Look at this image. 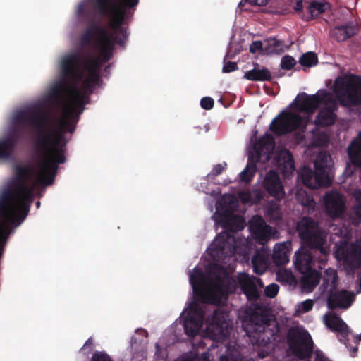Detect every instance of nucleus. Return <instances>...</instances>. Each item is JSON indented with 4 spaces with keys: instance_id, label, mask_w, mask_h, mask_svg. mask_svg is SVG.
<instances>
[{
    "instance_id": "nucleus-37",
    "label": "nucleus",
    "mask_w": 361,
    "mask_h": 361,
    "mask_svg": "<svg viewBox=\"0 0 361 361\" xmlns=\"http://www.w3.org/2000/svg\"><path fill=\"white\" fill-rule=\"evenodd\" d=\"M186 317H192L195 319L203 322L204 319V312L197 302H192L190 305V310Z\"/></svg>"
},
{
    "instance_id": "nucleus-29",
    "label": "nucleus",
    "mask_w": 361,
    "mask_h": 361,
    "mask_svg": "<svg viewBox=\"0 0 361 361\" xmlns=\"http://www.w3.org/2000/svg\"><path fill=\"white\" fill-rule=\"evenodd\" d=\"M244 78L250 81H270L271 72L265 67L262 68L258 63L254 64V68L245 73Z\"/></svg>"
},
{
    "instance_id": "nucleus-12",
    "label": "nucleus",
    "mask_w": 361,
    "mask_h": 361,
    "mask_svg": "<svg viewBox=\"0 0 361 361\" xmlns=\"http://www.w3.org/2000/svg\"><path fill=\"white\" fill-rule=\"evenodd\" d=\"M332 94L325 89L319 90L316 94L309 95L305 92L298 94L293 104L294 109L300 112L314 113L322 103H331Z\"/></svg>"
},
{
    "instance_id": "nucleus-14",
    "label": "nucleus",
    "mask_w": 361,
    "mask_h": 361,
    "mask_svg": "<svg viewBox=\"0 0 361 361\" xmlns=\"http://www.w3.org/2000/svg\"><path fill=\"white\" fill-rule=\"evenodd\" d=\"M338 260H343L344 266L355 271L361 266V246L351 244L347 247H340L336 252Z\"/></svg>"
},
{
    "instance_id": "nucleus-24",
    "label": "nucleus",
    "mask_w": 361,
    "mask_h": 361,
    "mask_svg": "<svg viewBox=\"0 0 361 361\" xmlns=\"http://www.w3.org/2000/svg\"><path fill=\"white\" fill-rule=\"evenodd\" d=\"M250 228L255 237L262 240H267L269 238L272 229L261 216H254L250 224Z\"/></svg>"
},
{
    "instance_id": "nucleus-4",
    "label": "nucleus",
    "mask_w": 361,
    "mask_h": 361,
    "mask_svg": "<svg viewBox=\"0 0 361 361\" xmlns=\"http://www.w3.org/2000/svg\"><path fill=\"white\" fill-rule=\"evenodd\" d=\"M80 59L81 57L78 53L67 54L61 59V70L62 76L72 82L71 85L63 82H59L68 87L63 92V101H66L65 95L68 94L70 97L68 102H71L73 94L70 90V87L72 85L76 84L77 87L82 93L85 100L92 93L95 85H99L101 82L102 61L104 62L101 55L99 54V56L87 55L83 57L82 67L89 74L85 79L84 73L80 68ZM84 103L85 104V101Z\"/></svg>"
},
{
    "instance_id": "nucleus-11",
    "label": "nucleus",
    "mask_w": 361,
    "mask_h": 361,
    "mask_svg": "<svg viewBox=\"0 0 361 361\" xmlns=\"http://www.w3.org/2000/svg\"><path fill=\"white\" fill-rule=\"evenodd\" d=\"M306 126V118L291 111H283L272 120L269 129L274 133L281 135L296 130L304 131Z\"/></svg>"
},
{
    "instance_id": "nucleus-44",
    "label": "nucleus",
    "mask_w": 361,
    "mask_h": 361,
    "mask_svg": "<svg viewBox=\"0 0 361 361\" xmlns=\"http://www.w3.org/2000/svg\"><path fill=\"white\" fill-rule=\"evenodd\" d=\"M279 286L276 283H271L264 289V295L270 298H274L278 294Z\"/></svg>"
},
{
    "instance_id": "nucleus-13",
    "label": "nucleus",
    "mask_w": 361,
    "mask_h": 361,
    "mask_svg": "<svg viewBox=\"0 0 361 361\" xmlns=\"http://www.w3.org/2000/svg\"><path fill=\"white\" fill-rule=\"evenodd\" d=\"M228 314L220 309L214 311L207 330L211 333L214 338L224 340L231 334V326L228 322Z\"/></svg>"
},
{
    "instance_id": "nucleus-26",
    "label": "nucleus",
    "mask_w": 361,
    "mask_h": 361,
    "mask_svg": "<svg viewBox=\"0 0 361 361\" xmlns=\"http://www.w3.org/2000/svg\"><path fill=\"white\" fill-rule=\"evenodd\" d=\"M357 32V27L353 23H348L335 27L331 30V35L337 42H341L353 37Z\"/></svg>"
},
{
    "instance_id": "nucleus-18",
    "label": "nucleus",
    "mask_w": 361,
    "mask_h": 361,
    "mask_svg": "<svg viewBox=\"0 0 361 361\" xmlns=\"http://www.w3.org/2000/svg\"><path fill=\"white\" fill-rule=\"evenodd\" d=\"M264 190L269 195L277 200H282L285 196L283 185L278 172L274 170H269L262 182Z\"/></svg>"
},
{
    "instance_id": "nucleus-25",
    "label": "nucleus",
    "mask_w": 361,
    "mask_h": 361,
    "mask_svg": "<svg viewBox=\"0 0 361 361\" xmlns=\"http://www.w3.org/2000/svg\"><path fill=\"white\" fill-rule=\"evenodd\" d=\"M295 257L294 264L298 271L305 274L314 270L312 269L313 259L310 251L298 250Z\"/></svg>"
},
{
    "instance_id": "nucleus-59",
    "label": "nucleus",
    "mask_w": 361,
    "mask_h": 361,
    "mask_svg": "<svg viewBox=\"0 0 361 361\" xmlns=\"http://www.w3.org/2000/svg\"><path fill=\"white\" fill-rule=\"evenodd\" d=\"M222 283H223V281H222L221 279L218 277L216 279V286H221V285H222Z\"/></svg>"
},
{
    "instance_id": "nucleus-10",
    "label": "nucleus",
    "mask_w": 361,
    "mask_h": 361,
    "mask_svg": "<svg viewBox=\"0 0 361 361\" xmlns=\"http://www.w3.org/2000/svg\"><path fill=\"white\" fill-rule=\"evenodd\" d=\"M287 343L291 353L300 360L310 358L313 354V341L307 331L291 329Z\"/></svg>"
},
{
    "instance_id": "nucleus-42",
    "label": "nucleus",
    "mask_w": 361,
    "mask_h": 361,
    "mask_svg": "<svg viewBox=\"0 0 361 361\" xmlns=\"http://www.w3.org/2000/svg\"><path fill=\"white\" fill-rule=\"evenodd\" d=\"M296 64V61L295 59L289 55H286L282 57L281 61V67L284 70H290L292 69Z\"/></svg>"
},
{
    "instance_id": "nucleus-1",
    "label": "nucleus",
    "mask_w": 361,
    "mask_h": 361,
    "mask_svg": "<svg viewBox=\"0 0 361 361\" xmlns=\"http://www.w3.org/2000/svg\"><path fill=\"white\" fill-rule=\"evenodd\" d=\"M49 113L39 106L20 109L13 115V121L23 126H30L37 130V136L33 140L35 150L44 159L41 169L37 173V183L42 186L53 184L59 164L66 161V136L56 129L44 130Z\"/></svg>"
},
{
    "instance_id": "nucleus-63",
    "label": "nucleus",
    "mask_w": 361,
    "mask_h": 361,
    "mask_svg": "<svg viewBox=\"0 0 361 361\" xmlns=\"http://www.w3.org/2000/svg\"><path fill=\"white\" fill-rule=\"evenodd\" d=\"M183 315H184V313H182V315H181V317H180V319L183 321V320H184V319L185 318V317H183Z\"/></svg>"
},
{
    "instance_id": "nucleus-43",
    "label": "nucleus",
    "mask_w": 361,
    "mask_h": 361,
    "mask_svg": "<svg viewBox=\"0 0 361 361\" xmlns=\"http://www.w3.org/2000/svg\"><path fill=\"white\" fill-rule=\"evenodd\" d=\"M355 343H356L355 346H351L349 343V339L348 337L346 339H343L344 344L345 345L346 348L349 350V351L351 353V355L353 357H355L357 350H358V344L359 342L361 341V333L358 335L354 336Z\"/></svg>"
},
{
    "instance_id": "nucleus-16",
    "label": "nucleus",
    "mask_w": 361,
    "mask_h": 361,
    "mask_svg": "<svg viewBox=\"0 0 361 361\" xmlns=\"http://www.w3.org/2000/svg\"><path fill=\"white\" fill-rule=\"evenodd\" d=\"M324 204L326 214L331 219L341 217L345 210V200L338 192H327L324 197Z\"/></svg>"
},
{
    "instance_id": "nucleus-40",
    "label": "nucleus",
    "mask_w": 361,
    "mask_h": 361,
    "mask_svg": "<svg viewBox=\"0 0 361 361\" xmlns=\"http://www.w3.org/2000/svg\"><path fill=\"white\" fill-rule=\"evenodd\" d=\"M297 197L300 202L301 204L309 209H314L316 205V202L313 197L308 195L306 192H298Z\"/></svg>"
},
{
    "instance_id": "nucleus-45",
    "label": "nucleus",
    "mask_w": 361,
    "mask_h": 361,
    "mask_svg": "<svg viewBox=\"0 0 361 361\" xmlns=\"http://www.w3.org/2000/svg\"><path fill=\"white\" fill-rule=\"evenodd\" d=\"M91 361H113L109 355L104 352H95L91 359Z\"/></svg>"
},
{
    "instance_id": "nucleus-31",
    "label": "nucleus",
    "mask_w": 361,
    "mask_h": 361,
    "mask_svg": "<svg viewBox=\"0 0 361 361\" xmlns=\"http://www.w3.org/2000/svg\"><path fill=\"white\" fill-rule=\"evenodd\" d=\"M329 7L327 2H321L318 1H312L307 6V11L310 16L305 18L306 21H310L314 18H318L324 13Z\"/></svg>"
},
{
    "instance_id": "nucleus-48",
    "label": "nucleus",
    "mask_w": 361,
    "mask_h": 361,
    "mask_svg": "<svg viewBox=\"0 0 361 361\" xmlns=\"http://www.w3.org/2000/svg\"><path fill=\"white\" fill-rule=\"evenodd\" d=\"M226 164L224 163V164H219L214 166L212 171L209 174V176L212 177H216L219 175H220L226 169Z\"/></svg>"
},
{
    "instance_id": "nucleus-36",
    "label": "nucleus",
    "mask_w": 361,
    "mask_h": 361,
    "mask_svg": "<svg viewBox=\"0 0 361 361\" xmlns=\"http://www.w3.org/2000/svg\"><path fill=\"white\" fill-rule=\"evenodd\" d=\"M257 171V166L254 161L249 160L247 166L240 173V180L242 182L249 183L251 182Z\"/></svg>"
},
{
    "instance_id": "nucleus-8",
    "label": "nucleus",
    "mask_w": 361,
    "mask_h": 361,
    "mask_svg": "<svg viewBox=\"0 0 361 361\" xmlns=\"http://www.w3.org/2000/svg\"><path fill=\"white\" fill-rule=\"evenodd\" d=\"M334 92L343 106L361 105V78L353 74L338 77Z\"/></svg>"
},
{
    "instance_id": "nucleus-7",
    "label": "nucleus",
    "mask_w": 361,
    "mask_h": 361,
    "mask_svg": "<svg viewBox=\"0 0 361 361\" xmlns=\"http://www.w3.org/2000/svg\"><path fill=\"white\" fill-rule=\"evenodd\" d=\"M243 329L252 342L260 346H266L274 340L279 331L277 324H271L266 316L257 313L250 314Z\"/></svg>"
},
{
    "instance_id": "nucleus-6",
    "label": "nucleus",
    "mask_w": 361,
    "mask_h": 361,
    "mask_svg": "<svg viewBox=\"0 0 361 361\" xmlns=\"http://www.w3.org/2000/svg\"><path fill=\"white\" fill-rule=\"evenodd\" d=\"M297 230L305 245L318 250L324 255L329 254V249L325 245L327 233L317 221L312 217H302L297 225Z\"/></svg>"
},
{
    "instance_id": "nucleus-32",
    "label": "nucleus",
    "mask_w": 361,
    "mask_h": 361,
    "mask_svg": "<svg viewBox=\"0 0 361 361\" xmlns=\"http://www.w3.org/2000/svg\"><path fill=\"white\" fill-rule=\"evenodd\" d=\"M274 148V142L269 138H261L255 146V152L259 159L263 156L269 159V154Z\"/></svg>"
},
{
    "instance_id": "nucleus-60",
    "label": "nucleus",
    "mask_w": 361,
    "mask_h": 361,
    "mask_svg": "<svg viewBox=\"0 0 361 361\" xmlns=\"http://www.w3.org/2000/svg\"><path fill=\"white\" fill-rule=\"evenodd\" d=\"M202 357L204 360H206V358H207V353H204L202 355Z\"/></svg>"
},
{
    "instance_id": "nucleus-49",
    "label": "nucleus",
    "mask_w": 361,
    "mask_h": 361,
    "mask_svg": "<svg viewBox=\"0 0 361 361\" xmlns=\"http://www.w3.org/2000/svg\"><path fill=\"white\" fill-rule=\"evenodd\" d=\"M314 305V302L311 299H307L305 301H303L301 304L302 310L304 312H307L310 311Z\"/></svg>"
},
{
    "instance_id": "nucleus-39",
    "label": "nucleus",
    "mask_w": 361,
    "mask_h": 361,
    "mask_svg": "<svg viewBox=\"0 0 361 361\" xmlns=\"http://www.w3.org/2000/svg\"><path fill=\"white\" fill-rule=\"evenodd\" d=\"M318 62V58L316 54L312 51L307 52L301 56L299 63L302 66L312 67Z\"/></svg>"
},
{
    "instance_id": "nucleus-57",
    "label": "nucleus",
    "mask_w": 361,
    "mask_h": 361,
    "mask_svg": "<svg viewBox=\"0 0 361 361\" xmlns=\"http://www.w3.org/2000/svg\"><path fill=\"white\" fill-rule=\"evenodd\" d=\"M219 361H237V359H234V357H230L227 355H221L220 357Z\"/></svg>"
},
{
    "instance_id": "nucleus-62",
    "label": "nucleus",
    "mask_w": 361,
    "mask_h": 361,
    "mask_svg": "<svg viewBox=\"0 0 361 361\" xmlns=\"http://www.w3.org/2000/svg\"><path fill=\"white\" fill-rule=\"evenodd\" d=\"M36 206H37V208H38V207H39V206H40V202H39V201H38V202L36 203Z\"/></svg>"
},
{
    "instance_id": "nucleus-20",
    "label": "nucleus",
    "mask_w": 361,
    "mask_h": 361,
    "mask_svg": "<svg viewBox=\"0 0 361 361\" xmlns=\"http://www.w3.org/2000/svg\"><path fill=\"white\" fill-rule=\"evenodd\" d=\"M354 299V294L345 290L331 292L327 298V307L330 310L347 309L351 306Z\"/></svg>"
},
{
    "instance_id": "nucleus-28",
    "label": "nucleus",
    "mask_w": 361,
    "mask_h": 361,
    "mask_svg": "<svg viewBox=\"0 0 361 361\" xmlns=\"http://www.w3.org/2000/svg\"><path fill=\"white\" fill-rule=\"evenodd\" d=\"M347 151L350 163L355 167L361 168V131L357 137L350 143Z\"/></svg>"
},
{
    "instance_id": "nucleus-46",
    "label": "nucleus",
    "mask_w": 361,
    "mask_h": 361,
    "mask_svg": "<svg viewBox=\"0 0 361 361\" xmlns=\"http://www.w3.org/2000/svg\"><path fill=\"white\" fill-rule=\"evenodd\" d=\"M214 101L209 97H203L200 101V106L205 110H210L214 107Z\"/></svg>"
},
{
    "instance_id": "nucleus-41",
    "label": "nucleus",
    "mask_w": 361,
    "mask_h": 361,
    "mask_svg": "<svg viewBox=\"0 0 361 361\" xmlns=\"http://www.w3.org/2000/svg\"><path fill=\"white\" fill-rule=\"evenodd\" d=\"M269 48L271 51L279 53L284 51V42L281 40H277L276 38H270L268 40Z\"/></svg>"
},
{
    "instance_id": "nucleus-35",
    "label": "nucleus",
    "mask_w": 361,
    "mask_h": 361,
    "mask_svg": "<svg viewBox=\"0 0 361 361\" xmlns=\"http://www.w3.org/2000/svg\"><path fill=\"white\" fill-rule=\"evenodd\" d=\"M330 159V156L326 152H320L314 161V169L322 173V176H325L329 178L327 172V164L328 160Z\"/></svg>"
},
{
    "instance_id": "nucleus-54",
    "label": "nucleus",
    "mask_w": 361,
    "mask_h": 361,
    "mask_svg": "<svg viewBox=\"0 0 361 361\" xmlns=\"http://www.w3.org/2000/svg\"><path fill=\"white\" fill-rule=\"evenodd\" d=\"M293 9L297 13H302L303 11V0H297Z\"/></svg>"
},
{
    "instance_id": "nucleus-33",
    "label": "nucleus",
    "mask_w": 361,
    "mask_h": 361,
    "mask_svg": "<svg viewBox=\"0 0 361 361\" xmlns=\"http://www.w3.org/2000/svg\"><path fill=\"white\" fill-rule=\"evenodd\" d=\"M301 283L303 288L312 291L319 283L320 274L314 270L303 274Z\"/></svg>"
},
{
    "instance_id": "nucleus-50",
    "label": "nucleus",
    "mask_w": 361,
    "mask_h": 361,
    "mask_svg": "<svg viewBox=\"0 0 361 361\" xmlns=\"http://www.w3.org/2000/svg\"><path fill=\"white\" fill-rule=\"evenodd\" d=\"M262 50V42L261 41H255L250 45V51L252 54L257 51Z\"/></svg>"
},
{
    "instance_id": "nucleus-47",
    "label": "nucleus",
    "mask_w": 361,
    "mask_h": 361,
    "mask_svg": "<svg viewBox=\"0 0 361 361\" xmlns=\"http://www.w3.org/2000/svg\"><path fill=\"white\" fill-rule=\"evenodd\" d=\"M226 58L224 59V64L222 68L223 73H231L234 71L238 68V65L235 62L231 61H225Z\"/></svg>"
},
{
    "instance_id": "nucleus-51",
    "label": "nucleus",
    "mask_w": 361,
    "mask_h": 361,
    "mask_svg": "<svg viewBox=\"0 0 361 361\" xmlns=\"http://www.w3.org/2000/svg\"><path fill=\"white\" fill-rule=\"evenodd\" d=\"M355 200L357 202V205L355 208V213L359 217H361V190H358Z\"/></svg>"
},
{
    "instance_id": "nucleus-52",
    "label": "nucleus",
    "mask_w": 361,
    "mask_h": 361,
    "mask_svg": "<svg viewBox=\"0 0 361 361\" xmlns=\"http://www.w3.org/2000/svg\"><path fill=\"white\" fill-rule=\"evenodd\" d=\"M314 354L315 357L314 361H331L320 350H316Z\"/></svg>"
},
{
    "instance_id": "nucleus-9",
    "label": "nucleus",
    "mask_w": 361,
    "mask_h": 361,
    "mask_svg": "<svg viewBox=\"0 0 361 361\" xmlns=\"http://www.w3.org/2000/svg\"><path fill=\"white\" fill-rule=\"evenodd\" d=\"M237 221H238L237 216L227 218L222 221V227L225 231L218 234L211 244L209 249L212 255H223L231 252L235 248L236 241L233 233L243 228V226L238 225Z\"/></svg>"
},
{
    "instance_id": "nucleus-64",
    "label": "nucleus",
    "mask_w": 361,
    "mask_h": 361,
    "mask_svg": "<svg viewBox=\"0 0 361 361\" xmlns=\"http://www.w3.org/2000/svg\"><path fill=\"white\" fill-rule=\"evenodd\" d=\"M247 198H249L250 196V194L249 192L245 193Z\"/></svg>"
},
{
    "instance_id": "nucleus-27",
    "label": "nucleus",
    "mask_w": 361,
    "mask_h": 361,
    "mask_svg": "<svg viewBox=\"0 0 361 361\" xmlns=\"http://www.w3.org/2000/svg\"><path fill=\"white\" fill-rule=\"evenodd\" d=\"M277 164L284 176L292 174L295 170L293 157L288 150L281 152L278 156Z\"/></svg>"
},
{
    "instance_id": "nucleus-55",
    "label": "nucleus",
    "mask_w": 361,
    "mask_h": 361,
    "mask_svg": "<svg viewBox=\"0 0 361 361\" xmlns=\"http://www.w3.org/2000/svg\"><path fill=\"white\" fill-rule=\"evenodd\" d=\"M292 276L291 273L288 272L287 271H284L278 274V277L283 281H288V279Z\"/></svg>"
},
{
    "instance_id": "nucleus-2",
    "label": "nucleus",
    "mask_w": 361,
    "mask_h": 361,
    "mask_svg": "<svg viewBox=\"0 0 361 361\" xmlns=\"http://www.w3.org/2000/svg\"><path fill=\"white\" fill-rule=\"evenodd\" d=\"M118 1L119 6L114 4L111 0H92L94 8L100 14L111 18L110 27L113 30L111 35L106 28L94 23L80 37V44L82 47L90 46L94 41L104 62H108L111 59L115 44L124 46L128 37L126 28L123 27L126 11L134 9L139 3V0H118Z\"/></svg>"
},
{
    "instance_id": "nucleus-61",
    "label": "nucleus",
    "mask_w": 361,
    "mask_h": 361,
    "mask_svg": "<svg viewBox=\"0 0 361 361\" xmlns=\"http://www.w3.org/2000/svg\"><path fill=\"white\" fill-rule=\"evenodd\" d=\"M244 4H244L243 1H240V2L238 4V7L241 8L244 6Z\"/></svg>"
},
{
    "instance_id": "nucleus-53",
    "label": "nucleus",
    "mask_w": 361,
    "mask_h": 361,
    "mask_svg": "<svg viewBox=\"0 0 361 361\" xmlns=\"http://www.w3.org/2000/svg\"><path fill=\"white\" fill-rule=\"evenodd\" d=\"M245 1L253 6H263L268 3L269 0H245Z\"/></svg>"
},
{
    "instance_id": "nucleus-56",
    "label": "nucleus",
    "mask_w": 361,
    "mask_h": 361,
    "mask_svg": "<svg viewBox=\"0 0 361 361\" xmlns=\"http://www.w3.org/2000/svg\"><path fill=\"white\" fill-rule=\"evenodd\" d=\"M92 345H93V340H92V338L90 337V338H89L86 341V342H85V344L83 345V346H82V348H81V350H86V349L89 348V349H90V350H92Z\"/></svg>"
},
{
    "instance_id": "nucleus-34",
    "label": "nucleus",
    "mask_w": 361,
    "mask_h": 361,
    "mask_svg": "<svg viewBox=\"0 0 361 361\" xmlns=\"http://www.w3.org/2000/svg\"><path fill=\"white\" fill-rule=\"evenodd\" d=\"M203 322L194 319L192 317H185L183 320V326L185 334L195 337L199 332Z\"/></svg>"
},
{
    "instance_id": "nucleus-22",
    "label": "nucleus",
    "mask_w": 361,
    "mask_h": 361,
    "mask_svg": "<svg viewBox=\"0 0 361 361\" xmlns=\"http://www.w3.org/2000/svg\"><path fill=\"white\" fill-rule=\"evenodd\" d=\"M322 104H324V106L319 110L315 119V124L321 127L333 125L336 118V115L334 113V111L337 109L336 100L333 97L332 104L329 102L322 103Z\"/></svg>"
},
{
    "instance_id": "nucleus-17",
    "label": "nucleus",
    "mask_w": 361,
    "mask_h": 361,
    "mask_svg": "<svg viewBox=\"0 0 361 361\" xmlns=\"http://www.w3.org/2000/svg\"><path fill=\"white\" fill-rule=\"evenodd\" d=\"M13 121V118L12 119ZM16 126L13 127L8 135L0 140V160L7 159L11 157L13 153L18 142L22 137V134L18 126H24L17 124L13 121Z\"/></svg>"
},
{
    "instance_id": "nucleus-23",
    "label": "nucleus",
    "mask_w": 361,
    "mask_h": 361,
    "mask_svg": "<svg viewBox=\"0 0 361 361\" xmlns=\"http://www.w3.org/2000/svg\"><path fill=\"white\" fill-rule=\"evenodd\" d=\"M324 322L331 331L338 332L343 339H346L350 329L345 322L336 314L329 313L324 316Z\"/></svg>"
},
{
    "instance_id": "nucleus-15",
    "label": "nucleus",
    "mask_w": 361,
    "mask_h": 361,
    "mask_svg": "<svg viewBox=\"0 0 361 361\" xmlns=\"http://www.w3.org/2000/svg\"><path fill=\"white\" fill-rule=\"evenodd\" d=\"M238 281L242 292L245 295L249 301H257L259 298L260 293L258 286L259 288H263L264 286L259 278L243 272L238 274Z\"/></svg>"
},
{
    "instance_id": "nucleus-58",
    "label": "nucleus",
    "mask_w": 361,
    "mask_h": 361,
    "mask_svg": "<svg viewBox=\"0 0 361 361\" xmlns=\"http://www.w3.org/2000/svg\"><path fill=\"white\" fill-rule=\"evenodd\" d=\"M337 280H338V276H337V274H336V272H334V276H333V279H332V283H333V286H335V284L336 283Z\"/></svg>"
},
{
    "instance_id": "nucleus-5",
    "label": "nucleus",
    "mask_w": 361,
    "mask_h": 361,
    "mask_svg": "<svg viewBox=\"0 0 361 361\" xmlns=\"http://www.w3.org/2000/svg\"><path fill=\"white\" fill-rule=\"evenodd\" d=\"M68 87L61 83L54 84L49 91L48 98L63 106V116L59 118L58 132H61L65 136L66 132L73 133L75 129V125L78 121L80 115L84 111V97L81 91L77 87L76 84L70 87L73 94L71 102L63 101V92Z\"/></svg>"
},
{
    "instance_id": "nucleus-3",
    "label": "nucleus",
    "mask_w": 361,
    "mask_h": 361,
    "mask_svg": "<svg viewBox=\"0 0 361 361\" xmlns=\"http://www.w3.org/2000/svg\"><path fill=\"white\" fill-rule=\"evenodd\" d=\"M32 172L30 165L17 164L15 187L6 188L0 195V247L8 239L11 226H18L24 221L34 200L35 188L42 185L37 179L32 185L28 184Z\"/></svg>"
},
{
    "instance_id": "nucleus-38",
    "label": "nucleus",
    "mask_w": 361,
    "mask_h": 361,
    "mask_svg": "<svg viewBox=\"0 0 361 361\" xmlns=\"http://www.w3.org/2000/svg\"><path fill=\"white\" fill-rule=\"evenodd\" d=\"M252 264L253 267V271L257 274H262L264 271L265 268V259L262 255L259 253H256L252 259Z\"/></svg>"
},
{
    "instance_id": "nucleus-21",
    "label": "nucleus",
    "mask_w": 361,
    "mask_h": 361,
    "mask_svg": "<svg viewBox=\"0 0 361 361\" xmlns=\"http://www.w3.org/2000/svg\"><path fill=\"white\" fill-rule=\"evenodd\" d=\"M300 176L303 185L309 188L316 189L324 185L329 181L325 176H322L315 169L313 171L307 166H303L300 170Z\"/></svg>"
},
{
    "instance_id": "nucleus-30",
    "label": "nucleus",
    "mask_w": 361,
    "mask_h": 361,
    "mask_svg": "<svg viewBox=\"0 0 361 361\" xmlns=\"http://www.w3.org/2000/svg\"><path fill=\"white\" fill-rule=\"evenodd\" d=\"M289 254L290 250L285 243L276 244L272 255L274 263L277 266L286 264L289 262Z\"/></svg>"
},
{
    "instance_id": "nucleus-19",
    "label": "nucleus",
    "mask_w": 361,
    "mask_h": 361,
    "mask_svg": "<svg viewBox=\"0 0 361 361\" xmlns=\"http://www.w3.org/2000/svg\"><path fill=\"white\" fill-rule=\"evenodd\" d=\"M190 283L194 294L201 302H206L209 300V292L205 286L204 274L201 269H194L190 275Z\"/></svg>"
}]
</instances>
